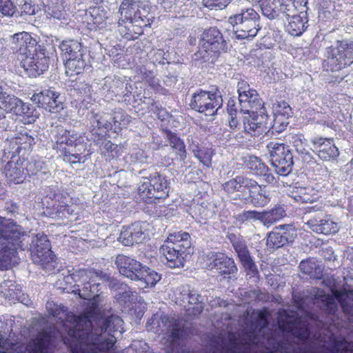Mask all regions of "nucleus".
I'll list each match as a JSON object with an SVG mask.
<instances>
[{"label": "nucleus", "mask_w": 353, "mask_h": 353, "mask_svg": "<svg viewBox=\"0 0 353 353\" xmlns=\"http://www.w3.org/2000/svg\"><path fill=\"white\" fill-rule=\"evenodd\" d=\"M29 248L32 261L46 268L54 260L46 234L30 232L10 219L0 216V270H8L19 262V250Z\"/></svg>", "instance_id": "1"}, {"label": "nucleus", "mask_w": 353, "mask_h": 353, "mask_svg": "<svg viewBox=\"0 0 353 353\" xmlns=\"http://www.w3.org/2000/svg\"><path fill=\"white\" fill-rule=\"evenodd\" d=\"M109 280V276L99 270H90V353L93 349L102 353L110 350L116 342L113 333H121L123 321L118 316L108 314L103 308L104 299L99 288Z\"/></svg>", "instance_id": "2"}, {"label": "nucleus", "mask_w": 353, "mask_h": 353, "mask_svg": "<svg viewBox=\"0 0 353 353\" xmlns=\"http://www.w3.org/2000/svg\"><path fill=\"white\" fill-rule=\"evenodd\" d=\"M295 311L280 310L278 312V327L284 340L276 341L272 336L263 337V341L249 336V343H261L271 353H316L307 347L309 331L305 319L298 316ZM228 353H241L236 347Z\"/></svg>", "instance_id": "3"}, {"label": "nucleus", "mask_w": 353, "mask_h": 353, "mask_svg": "<svg viewBox=\"0 0 353 353\" xmlns=\"http://www.w3.org/2000/svg\"><path fill=\"white\" fill-rule=\"evenodd\" d=\"M50 303H48L47 308L49 313L57 318L62 323L68 332V337L63 339L64 343L68 345L72 353H88V312L85 311L82 315H75L68 312L65 307L56 306L54 309H50Z\"/></svg>", "instance_id": "4"}, {"label": "nucleus", "mask_w": 353, "mask_h": 353, "mask_svg": "<svg viewBox=\"0 0 353 353\" xmlns=\"http://www.w3.org/2000/svg\"><path fill=\"white\" fill-rule=\"evenodd\" d=\"M115 264L121 274L139 281L142 288L154 286L161 280V276L157 272L125 255L119 254L116 257Z\"/></svg>", "instance_id": "5"}, {"label": "nucleus", "mask_w": 353, "mask_h": 353, "mask_svg": "<svg viewBox=\"0 0 353 353\" xmlns=\"http://www.w3.org/2000/svg\"><path fill=\"white\" fill-rule=\"evenodd\" d=\"M259 15L252 8H243L239 13L231 16L228 22L233 26V30L238 39L254 37L260 29Z\"/></svg>", "instance_id": "6"}, {"label": "nucleus", "mask_w": 353, "mask_h": 353, "mask_svg": "<svg viewBox=\"0 0 353 353\" xmlns=\"http://www.w3.org/2000/svg\"><path fill=\"white\" fill-rule=\"evenodd\" d=\"M323 68L326 70L339 71L353 63V41H338L336 47H329L325 52Z\"/></svg>", "instance_id": "7"}, {"label": "nucleus", "mask_w": 353, "mask_h": 353, "mask_svg": "<svg viewBox=\"0 0 353 353\" xmlns=\"http://www.w3.org/2000/svg\"><path fill=\"white\" fill-rule=\"evenodd\" d=\"M225 46L220 31L216 28H210L201 34L199 50L194 54L195 59L213 61L221 52L225 50Z\"/></svg>", "instance_id": "8"}, {"label": "nucleus", "mask_w": 353, "mask_h": 353, "mask_svg": "<svg viewBox=\"0 0 353 353\" xmlns=\"http://www.w3.org/2000/svg\"><path fill=\"white\" fill-rule=\"evenodd\" d=\"M223 188L229 194L248 190L250 202L256 207L263 206L266 203V197L260 192L261 186L253 179L238 176L225 183Z\"/></svg>", "instance_id": "9"}, {"label": "nucleus", "mask_w": 353, "mask_h": 353, "mask_svg": "<svg viewBox=\"0 0 353 353\" xmlns=\"http://www.w3.org/2000/svg\"><path fill=\"white\" fill-rule=\"evenodd\" d=\"M267 149L276 173L281 176L289 174L292 170L294 162L288 147L281 143L271 141L267 145Z\"/></svg>", "instance_id": "10"}, {"label": "nucleus", "mask_w": 353, "mask_h": 353, "mask_svg": "<svg viewBox=\"0 0 353 353\" xmlns=\"http://www.w3.org/2000/svg\"><path fill=\"white\" fill-rule=\"evenodd\" d=\"M222 105L223 99L219 93L203 90L194 93L190 103L192 109L206 116L214 115Z\"/></svg>", "instance_id": "11"}, {"label": "nucleus", "mask_w": 353, "mask_h": 353, "mask_svg": "<svg viewBox=\"0 0 353 353\" xmlns=\"http://www.w3.org/2000/svg\"><path fill=\"white\" fill-rule=\"evenodd\" d=\"M50 199L54 202L51 207H47L45 212L52 219H68L70 221L79 220L80 208L77 205H68L67 197L63 194L55 192L50 195Z\"/></svg>", "instance_id": "12"}, {"label": "nucleus", "mask_w": 353, "mask_h": 353, "mask_svg": "<svg viewBox=\"0 0 353 353\" xmlns=\"http://www.w3.org/2000/svg\"><path fill=\"white\" fill-rule=\"evenodd\" d=\"M34 143V138L26 130H23L10 139H6L3 158L8 159L10 154L24 157Z\"/></svg>", "instance_id": "13"}, {"label": "nucleus", "mask_w": 353, "mask_h": 353, "mask_svg": "<svg viewBox=\"0 0 353 353\" xmlns=\"http://www.w3.org/2000/svg\"><path fill=\"white\" fill-rule=\"evenodd\" d=\"M31 100L39 107L45 108L50 112H58L63 108L62 99L59 93L54 90L44 89L39 93H34Z\"/></svg>", "instance_id": "14"}, {"label": "nucleus", "mask_w": 353, "mask_h": 353, "mask_svg": "<svg viewBox=\"0 0 353 353\" xmlns=\"http://www.w3.org/2000/svg\"><path fill=\"white\" fill-rule=\"evenodd\" d=\"M243 126L245 132L253 136L268 132L270 130V123H269L268 115L265 110H261V112L250 113L244 117Z\"/></svg>", "instance_id": "15"}, {"label": "nucleus", "mask_w": 353, "mask_h": 353, "mask_svg": "<svg viewBox=\"0 0 353 353\" xmlns=\"http://www.w3.org/2000/svg\"><path fill=\"white\" fill-rule=\"evenodd\" d=\"M296 236V231L289 225H279L268 233L266 245L270 249H277L289 242H292Z\"/></svg>", "instance_id": "16"}, {"label": "nucleus", "mask_w": 353, "mask_h": 353, "mask_svg": "<svg viewBox=\"0 0 353 353\" xmlns=\"http://www.w3.org/2000/svg\"><path fill=\"white\" fill-rule=\"evenodd\" d=\"M23 68L29 72V75L37 77L46 71L49 66L48 57L46 56L43 50L32 52V54L22 58Z\"/></svg>", "instance_id": "17"}, {"label": "nucleus", "mask_w": 353, "mask_h": 353, "mask_svg": "<svg viewBox=\"0 0 353 353\" xmlns=\"http://www.w3.org/2000/svg\"><path fill=\"white\" fill-rule=\"evenodd\" d=\"M10 43L13 50L25 57L32 54V52H36L38 49L36 39L26 32H18L11 36Z\"/></svg>", "instance_id": "18"}, {"label": "nucleus", "mask_w": 353, "mask_h": 353, "mask_svg": "<svg viewBox=\"0 0 353 353\" xmlns=\"http://www.w3.org/2000/svg\"><path fill=\"white\" fill-rule=\"evenodd\" d=\"M152 327L154 332L159 334H168L172 341L176 340L179 335V328L176 320L166 315L159 316L155 314L152 319Z\"/></svg>", "instance_id": "19"}, {"label": "nucleus", "mask_w": 353, "mask_h": 353, "mask_svg": "<svg viewBox=\"0 0 353 353\" xmlns=\"http://www.w3.org/2000/svg\"><path fill=\"white\" fill-rule=\"evenodd\" d=\"M9 159L10 160L4 168L6 178L8 181L14 183L23 182L26 175L24 168V157L10 154L8 159Z\"/></svg>", "instance_id": "20"}, {"label": "nucleus", "mask_w": 353, "mask_h": 353, "mask_svg": "<svg viewBox=\"0 0 353 353\" xmlns=\"http://www.w3.org/2000/svg\"><path fill=\"white\" fill-rule=\"evenodd\" d=\"M207 257L212 261L208 265L209 268L215 269L221 275L227 276L237 271L233 259L223 253L210 252Z\"/></svg>", "instance_id": "21"}, {"label": "nucleus", "mask_w": 353, "mask_h": 353, "mask_svg": "<svg viewBox=\"0 0 353 353\" xmlns=\"http://www.w3.org/2000/svg\"><path fill=\"white\" fill-rule=\"evenodd\" d=\"M314 150L318 153L319 158L327 161L335 159L339 154L338 148L332 139L316 137L312 140Z\"/></svg>", "instance_id": "22"}, {"label": "nucleus", "mask_w": 353, "mask_h": 353, "mask_svg": "<svg viewBox=\"0 0 353 353\" xmlns=\"http://www.w3.org/2000/svg\"><path fill=\"white\" fill-rule=\"evenodd\" d=\"M160 252L165 257V264L171 268H182L184 265L186 253L176 249L172 244L164 243L160 248Z\"/></svg>", "instance_id": "23"}, {"label": "nucleus", "mask_w": 353, "mask_h": 353, "mask_svg": "<svg viewBox=\"0 0 353 353\" xmlns=\"http://www.w3.org/2000/svg\"><path fill=\"white\" fill-rule=\"evenodd\" d=\"M305 224L313 232L318 234H331L337 232L339 230L338 223L332 220L329 216L321 219H311Z\"/></svg>", "instance_id": "24"}, {"label": "nucleus", "mask_w": 353, "mask_h": 353, "mask_svg": "<svg viewBox=\"0 0 353 353\" xmlns=\"http://www.w3.org/2000/svg\"><path fill=\"white\" fill-rule=\"evenodd\" d=\"M232 245L243 267L252 275L257 274V268L252 259L245 242L241 239L232 241Z\"/></svg>", "instance_id": "25"}, {"label": "nucleus", "mask_w": 353, "mask_h": 353, "mask_svg": "<svg viewBox=\"0 0 353 353\" xmlns=\"http://www.w3.org/2000/svg\"><path fill=\"white\" fill-rule=\"evenodd\" d=\"M138 9V1L123 0L120 5L119 12L121 17L119 19L118 23L119 26V32L123 35V23L127 21L130 23L133 22V17H134L135 11Z\"/></svg>", "instance_id": "26"}, {"label": "nucleus", "mask_w": 353, "mask_h": 353, "mask_svg": "<svg viewBox=\"0 0 353 353\" xmlns=\"http://www.w3.org/2000/svg\"><path fill=\"white\" fill-rule=\"evenodd\" d=\"M251 94L248 96V99L244 101H239L241 105V112L245 114L250 113L261 112V110H265L264 103L259 97L256 91H252Z\"/></svg>", "instance_id": "27"}, {"label": "nucleus", "mask_w": 353, "mask_h": 353, "mask_svg": "<svg viewBox=\"0 0 353 353\" xmlns=\"http://www.w3.org/2000/svg\"><path fill=\"white\" fill-rule=\"evenodd\" d=\"M56 148L60 151H63L65 156H68L65 150V145H77V135L71 134L70 131L63 128H59L55 135Z\"/></svg>", "instance_id": "28"}, {"label": "nucleus", "mask_w": 353, "mask_h": 353, "mask_svg": "<svg viewBox=\"0 0 353 353\" xmlns=\"http://www.w3.org/2000/svg\"><path fill=\"white\" fill-rule=\"evenodd\" d=\"M165 242L172 244L176 249L186 252L190 248V236L185 232H178L170 234Z\"/></svg>", "instance_id": "29"}, {"label": "nucleus", "mask_w": 353, "mask_h": 353, "mask_svg": "<svg viewBox=\"0 0 353 353\" xmlns=\"http://www.w3.org/2000/svg\"><path fill=\"white\" fill-rule=\"evenodd\" d=\"M152 192L154 193V199L166 198L169 192L168 183L166 179L159 174H154L150 179Z\"/></svg>", "instance_id": "30"}, {"label": "nucleus", "mask_w": 353, "mask_h": 353, "mask_svg": "<svg viewBox=\"0 0 353 353\" xmlns=\"http://www.w3.org/2000/svg\"><path fill=\"white\" fill-rule=\"evenodd\" d=\"M183 296L184 297L182 300L183 303H185L187 301L189 304L188 306L184 305L187 311L192 312L194 316L202 312L203 309V300L196 292L191 291L188 293H185Z\"/></svg>", "instance_id": "31"}, {"label": "nucleus", "mask_w": 353, "mask_h": 353, "mask_svg": "<svg viewBox=\"0 0 353 353\" xmlns=\"http://www.w3.org/2000/svg\"><path fill=\"white\" fill-rule=\"evenodd\" d=\"M18 103L14 114L20 117L26 124L34 123L37 118L35 108L30 103L23 102L21 99Z\"/></svg>", "instance_id": "32"}, {"label": "nucleus", "mask_w": 353, "mask_h": 353, "mask_svg": "<svg viewBox=\"0 0 353 353\" xmlns=\"http://www.w3.org/2000/svg\"><path fill=\"white\" fill-rule=\"evenodd\" d=\"M246 166L249 170H253L257 175L263 176L265 177V181L272 183L274 180V176L270 173L269 168L261 159L256 157H249L248 160L246 161Z\"/></svg>", "instance_id": "33"}, {"label": "nucleus", "mask_w": 353, "mask_h": 353, "mask_svg": "<svg viewBox=\"0 0 353 353\" xmlns=\"http://www.w3.org/2000/svg\"><path fill=\"white\" fill-rule=\"evenodd\" d=\"M291 197L297 202L314 203L319 198L317 191L312 187H299L292 192Z\"/></svg>", "instance_id": "34"}, {"label": "nucleus", "mask_w": 353, "mask_h": 353, "mask_svg": "<svg viewBox=\"0 0 353 353\" xmlns=\"http://www.w3.org/2000/svg\"><path fill=\"white\" fill-rule=\"evenodd\" d=\"M299 269L303 274L308 275L310 278L316 279L321 278L323 268L314 259L302 261L299 264Z\"/></svg>", "instance_id": "35"}, {"label": "nucleus", "mask_w": 353, "mask_h": 353, "mask_svg": "<svg viewBox=\"0 0 353 353\" xmlns=\"http://www.w3.org/2000/svg\"><path fill=\"white\" fill-rule=\"evenodd\" d=\"M44 12L48 19L58 20L65 19L66 12L63 6V0H50L45 8Z\"/></svg>", "instance_id": "36"}, {"label": "nucleus", "mask_w": 353, "mask_h": 353, "mask_svg": "<svg viewBox=\"0 0 353 353\" xmlns=\"http://www.w3.org/2000/svg\"><path fill=\"white\" fill-rule=\"evenodd\" d=\"M63 59L83 57L81 43L74 41H63L60 45Z\"/></svg>", "instance_id": "37"}, {"label": "nucleus", "mask_w": 353, "mask_h": 353, "mask_svg": "<svg viewBox=\"0 0 353 353\" xmlns=\"http://www.w3.org/2000/svg\"><path fill=\"white\" fill-rule=\"evenodd\" d=\"M288 23L286 26L288 32L294 37L300 36L305 30V23L302 17L295 14L289 18Z\"/></svg>", "instance_id": "38"}, {"label": "nucleus", "mask_w": 353, "mask_h": 353, "mask_svg": "<svg viewBox=\"0 0 353 353\" xmlns=\"http://www.w3.org/2000/svg\"><path fill=\"white\" fill-rule=\"evenodd\" d=\"M65 60V74L68 77L79 74L85 69V62L83 57H74Z\"/></svg>", "instance_id": "39"}, {"label": "nucleus", "mask_w": 353, "mask_h": 353, "mask_svg": "<svg viewBox=\"0 0 353 353\" xmlns=\"http://www.w3.org/2000/svg\"><path fill=\"white\" fill-rule=\"evenodd\" d=\"M131 226L137 243L146 239L152 233L153 226L148 222H135Z\"/></svg>", "instance_id": "40"}, {"label": "nucleus", "mask_w": 353, "mask_h": 353, "mask_svg": "<svg viewBox=\"0 0 353 353\" xmlns=\"http://www.w3.org/2000/svg\"><path fill=\"white\" fill-rule=\"evenodd\" d=\"M285 216V212L281 206H276L270 211L261 212V223L266 226L274 224Z\"/></svg>", "instance_id": "41"}, {"label": "nucleus", "mask_w": 353, "mask_h": 353, "mask_svg": "<svg viewBox=\"0 0 353 353\" xmlns=\"http://www.w3.org/2000/svg\"><path fill=\"white\" fill-rule=\"evenodd\" d=\"M166 137L170 145L175 150L176 154L179 156L181 160H184L186 158V150L183 141L176 134L171 132L166 133Z\"/></svg>", "instance_id": "42"}, {"label": "nucleus", "mask_w": 353, "mask_h": 353, "mask_svg": "<svg viewBox=\"0 0 353 353\" xmlns=\"http://www.w3.org/2000/svg\"><path fill=\"white\" fill-rule=\"evenodd\" d=\"M279 7H281V0H269L263 3L261 11L264 16L273 19L279 16Z\"/></svg>", "instance_id": "43"}, {"label": "nucleus", "mask_w": 353, "mask_h": 353, "mask_svg": "<svg viewBox=\"0 0 353 353\" xmlns=\"http://www.w3.org/2000/svg\"><path fill=\"white\" fill-rule=\"evenodd\" d=\"M101 153L106 161L119 157L121 154V148L110 141H105L101 145Z\"/></svg>", "instance_id": "44"}, {"label": "nucleus", "mask_w": 353, "mask_h": 353, "mask_svg": "<svg viewBox=\"0 0 353 353\" xmlns=\"http://www.w3.org/2000/svg\"><path fill=\"white\" fill-rule=\"evenodd\" d=\"M194 155L197 158L199 161L206 167H210L212 162V152L211 150L208 148H200L199 145L196 144H192L190 145Z\"/></svg>", "instance_id": "45"}, {"label": "nucleus", "mask_w": 353, "mask_h": 353, "mask_svg": "<svg viewBox=\"0 0 353 353\" xmlns=\"http://www.w3.org/2000/svg\"><path fill=\"white\" fill-rule=\"evenodd\" d=\"M291 142L296 151L307 161L310 159V154L306 149L305 139L302 135H294L292 137Z\"/></svg>", "instance_id": "46"}, {"label": "nucleus", "mask_w": 353, "mask_h": 353, "mask_svg": "<svg viewBox=\"0 0 353 353\" xmlns=\"http://www.w3.org/2000/svg\"><path fill=\"white\" fill-rule=\"evenodd\" d=\"M315 303H319L320 301L326 307V310L329 312L334 311L336 307L334 299L330 294H325L323 290H316L314 294Z\"/></svg>", "instance_id": "47"}, {"label": "nucleus", "mask_w": 353, "mask_h": 353, "mask_svg": "<svg viewBox=\"0 0 353 353\" xmlns=\"http://www.w3.org/2000/svg\"><path fill=\"white\" fill-rule=\"evenodd\" d=\"M17 287L18 285L12 281H4L1 284V292L4 294L6 298L23 303V299H20L18 293L15 292Z\"/></svg>", "instance_id": "48"}, {"label": "nucleus", "mask_w": 353, "mask_h": 353, "mask_svg": "<svg viewBox=\"0 0 353 353\" xmlns=\"http://www.w3.org/2000/svg\"><path fill=\"white\" fill-rule=\"evenodd\" d=\"M118 241L125 246H130L134 243H138L137 239H134V232L131 225L123 228Z\"/></svg>", "instance_id": "49"}, {"label": "nucleus", "mask_w": 353, "mask_h": 353, "mask_svg": "<svg viewBox=\"0 0 353 353\" xmlns=\"http://www.w3.org/2000/svg\"><path fill=\"white\" fill-rule=\"evenodd\" d=\"M118 241L125 246H130L134 243H138L137 239H134V232L131 225L123 228Z\"/></svg>", "instance_id": "50"}, {"label": "nucleus", "mask_w": 353, "mask_h": 353, "mask_svg": "<svg viewBox=\"0 0 353 353\" xmlns=\"http://www.w3.org/2000/svg\"><path fill=\"white\" fill-rule=\"evenodd\" d=\"M296 9L294 4V0H281V7H279V16L282 14L287 19L296 14Z\"/></svg>", "instance_id": "51"}, {"label": "nucleus", "mask_w": 353, "mask_h": 353, "mask_svg": "<svg viewBox=\"0 0 353 353\" xmlns=\"http://www.w3.org/2000/svg\"><path fill=\"white\" fill-rule=\"evenodd\" d=\"M274 116H291L292 109L285 101L275 102L272 105Z\"/></svg>", "instance_id": "52"}, {"label": "nucleus", "mask_w": 353, "mask_h": 353, "mask_svg": "<svg viewBox=\"0 0 353 353\" xmlns=\"http://www.w3.org/2000/svg\"><path fill=\"white\" fill-rule=\"evenodd\" d=\"M290 116H274L273 123H270V129L276 132H281L285 130L287 125L289 124V117Z\"/></svg>", "instance_id": "53"}, {"label": "nucleus", "mask_w": 353, "mask_h": 353, "mask_svg": "<svg viewBox=\"0 0 353 353\" xmlns=\"http://www.w3.org/2000/svg\"><path fill=\"white\" fill-rule=\"evenodd\" d=\"M138 193L143 200L149 199L152 201L154 199V193L152 192V188L151 187L150 181H144L138 187Z\"/></svg>", "instance_id": "54"}, {"label": "nucleus", "mask_w": 353, "mask_h": 353, "mask_svg": "<svg viewBox=\"0 0 353 353\" xmlns=\"http://www.w3.org/2000/svg\"><path fill=\"white\" fill-rule=\"evenodd\" d=\"M43 165V163L41 161L35 159H32L29 161H25L24 168L26 174L29 176L35 175L42 170Z\"/></svg>", "instance_id": "55"}, {"label": "nucleus", "mask_w": 353, "mask_h": 353, "mask_svg": "<svg viewBox=\"0 0 353 353\" xmlns=\"http://www.w3.org/2000/svg\"><path fill=\"white\" fill-rule=\"evenodd\" d=\"M110 119L111 117L108 114H104L103 116L96 115L92 121V126L94 128H98L99 129L104 128L105 130H108L112 126L110 121Z\"/></svg>", "instance_id": "56"}, {"label": "nucleus", "mask_w": 353, "mask_h": 353, "mask_svg": "<svg viewBox=\"0 0 353 353\" xmlns=\"http://www.w3.org/2000/svg\"><path fill=\"white\" fill-rule=\"evenodd\" d=\"M237 219L240 222L259 220L261 222V212L256 210L244 211L238 215Z\"/></svg>", "instance_id": "57"}, {"label": "nucleus", "mask_w": 353, "mask_h": 353, "mask_svg": "<svg viewBox=\"0 0 353 353\" xmlns=\"http://www.w3.org/2000/svg\"><path fill=\"white\" fill-rule=\"evenodd\" d=\"M16 12V6L11 0H0V13L6 17H11Z\"/></svg>", "instance_id": "58"}, {"label": "nucleus", "mask_w": 353, "mask_h": 353, "mask_svg": "<svg viewBox=\"0 0 353 353\" xmlns=\"http://www.w3.org/2000/svg\"><path fill=\"white\" fill-rule=\"evenodd\" d=\"M237 91L239 93V100L244 101L248 99V96L252 94V91H256L250 88V85L245 81H240L237 85Z\"/></svg>", "instance_id": "59"}, {"label": "nucleus", "mask_w": 353, "mask_h": 353, "mask_svg": "<svg viewBox=\"0 0 353 353\" xmlns=\"http://www.w3.org/2000/svg\"><path fill=\"white\" fill-rule=\"evenodd\" d=\"M256 316L257 318V323L255 325V329L259 328V334H263L265 332V330H266V324H267V319H266V314L264 312H258L256 314Z\"/></svg>", "instance_id": "60"}, {"label": "nucleus", "mask_w": 353, "mask_h": 353, "mask_svg": "<svg viewBox=\"0 0 353 353\" xmlns=\"http://www.w3.org/2000/svg\"><path fill=\"white\" fill-rule=\"evenodd\" d=\"M86 281V278L83 279V281ZM88 283L83 282L81 283V285H77L78 288L77 290H74L75 294H77L79 296L85 300H88V290L87 287Z\"/></svg>", "instance_id": "61"}, {"label": "nucleus", "mask_w": 353, "mask_h": 353, "mask_svg": "<svg viewBox=\"0 0 353 353\" xmlns=\"http://www.w3.org/2000/svg\"><path fill=\"white\" fill-rule=\"evenodd\" d=\"M21 14H34V8L29 2L25 1L24 3L21 6Z\"/></svg>", "instance_id": "62"}, {"label": "nucleus", "mask_w": 353, "mask_h": 353, "mask_svg": "<svg viewBox=\"0 0 353 353\" xmlns=\"http://www.w3.org/2000/svg\"><path fill=\"white\" fill-rule=\"evenodd\" d=\"M4 209L8 213L14 214L18 211L19 207L16 203L10 201L5 203Z\"/></svg>", "instance_id": "63"}, {"label": "nucleus", "mask_w": 353, "mask_h": 353, "mask_svg": "<svg viewBox=\"0 0 353 353\" xmlns=\"http://www.w3.org/2000/svg\"><path fill=\"white\" fill-rule=\"evenodd\" d=\"M148 83L150 86L156 92H162L163 90L157 79L153 77L148 80Z\"/></svg>", "instance_id": "64"}]
</instances>
